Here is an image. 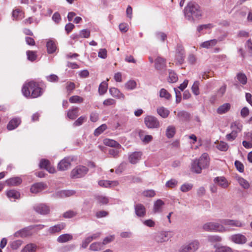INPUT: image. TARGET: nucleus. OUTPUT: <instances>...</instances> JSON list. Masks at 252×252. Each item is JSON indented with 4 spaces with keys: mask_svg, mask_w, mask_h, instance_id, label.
I'll use <instances>...</instances> for the list:
<instances>
[{
    "mask_svg": "<svg viewBox=\"0 0 252 252\" xmlns=\"http://www.w3.org/2000/svg\"><path fill=\"white\" fill-rule=\"evenodd\" d=\"M214 181L215 183L218 184L219 186L223 189L227 188L229 184L227 180L223 177H216L214 179Z\"/></svg>",
    "mask_w": 252,
    "mask_h": 252,
    "instance_id": "f3484780",
    "label": "nucleus"
},
{
    "mask_svg": "<svg viewBox=\"0 0 252 252\" xmlns=\"http://www.w3.org/2000/svg\"><path fill=\"white\" fill-rule=\"evenodd\" d=\"M96 199L99 203L102 204H106L108 202V199L105 196H97L96 197Z\"/></svg>",
    "mask_w": 252,
    "mask_h": 252,
    "instance_id": "13d9d810",
    "label": "nucleus"
},
{
    "mask_svg": "<svg viewBox=\"0 0 252 252\" xmlns=\"http://www.w3.org/2000/svg\"><path fill=\"white\" fill-rule=\"evenodd\" d=\"M199 81H196L194 82L191 87V90L193 93L196 95H197L199 94Z\"/></svg>",
    "mask_w": 252,
    "mask_h": 252,
    "instance_id": "603ef678",
    "label": "nucleus"
},
{
    "mask_svg": "<svg viewBox=\"0 0 252 252\" xmlns=\"http://www.w3.org/2000/svg\"><path fill=\"white\" fill-rule=\"evenodd\" d=\"M22 180L19 177H15L10 178L6 181V183L8 186H16L21 184Z\"/></svg>",
    "mask_w": 252,
    "mask_h": 252,
    "instance_id": "5701e85b",
    "label": "nucleus"
},
{
    "mask_svg": "<svg viewBox=\"0 0 252 252\" xmlns=\"http://www.w3.org/2000/svg\"><path fill=\"white\" fill-rule=\"evenodd\" d=\"M175 127L173 126H168L166 130V136L168 138H172L175 133Z\"/></svg>",
    "mask_w": 252,
    "mask_h": 252,
    "instance_id": "c9c22d12",
    "label": "nucleus"
},
{
    "mask_svg": "<svg viewBox=\"0 0 252 252\" xmlns=\"http://www.w3.org/2000/svg\"><path fill=\"white\" fill-rule=\"evenodd\" d=\"M157 112L163 118L167 117L169 114V111L163 107L158 108Z\"/></svg>",
    "mask_w": 252,
    "mask_h": 252,
    "instance_id": "473e14b6",
    "label": "nucleus"
},
{
    "mask_svg": "<svg viewBox=\"0 0 252 252\" xmlns=\"http://www.w3.org/2000/svg\"><path fill=\"white\" fill-rule=\"evenodd\" d=\"M46 185L43 183H37L33 185L31 188V191L33 193H37L46 188Z\"/></svg>",
    "mask_w": 252,
    "mask_h": 252,
    "instance_id": "2eb2a0df",
    "label": "nucleus"
},
{
    "mask_svg": "<svg viewBox=\"0 0 252 252\" xmlns=\"http://www.w3.org/2000/svg\"><path fill=\"white\" fill-rule=\"evenodd\" d=\"M235 166L236 168V169L240 172H243L244 171V167L243 164L239 161L236 160L235 162Z\"/></svg>",
    "mask_w": 252,
    "mask_h": 252,
    "instance_id": "e2e57ef3",
    "label": "nucleus"
},
{
    "mask_svg": "<svg viewBox=\"0 0 252 252\" xmlns=\"http://www.w3.org/2000/svg\"><path fill=\"white\" fill-rule=\"evenodd\" d=\"M203 229L205 231L224 232L226 231L225 227L219 222L211 221L206 222L203 225Z\"/></svg>",
    "mask_w": 252,
    "mask_h": 252,
    "instance_id": "7ed1b4c3",
    "label": "nucleus"
},
{
    "mask_svg": "<svg viewBox=\"0 0 252 252\" xmlns=\"http://www.w3.org/2000/svg\"><path fill=\"white\" fill-rule=\"evenodd\" d=\"M98 185L105 188H110L117 186L119 182L117 181L101 180L99 181Z\"/></svg>",
    "mask_w": 252,
    "mask_h": 252,
    "instance_id": "a211bd4d",
    "label": "nucleus"
},
{
    "mask_svg": "<svg viewBox=\"0 0 252 252\" xmlns=\"http://www.w3.org/2000/svg\"><path fill=\"white\" fill-rule=\"evenodd\" d=\"M199 247V242L194 240L183 245L179 250L178 252H195Z\"/></svg>",
    "mask_w": 252,
    "mask_h": 252,
    "instance_id": "423d86ee",
    "label": "nucleus"
},
{
    "mask_svg": "<svg viewBox=\"0 0 252 252\" xmlns=\"http://www.w3.org/2000/svg\"><path fill=\"white\" fill-rule=\"evenodd\" d=\"M142 154L140 152H135L128 156V161L131 164H136L141 158Z\"/></svg>",
    "mask_w": 252,
    "mask_h": 252,
    "instance_id": "ddd939ff",
    "label": "nucleus"
},
{
    "mask_svg": "<svg viewBox=\"0 0 252 252\" xmlns=\"http://www.w3.org/2000/svg\"><path fill=\"white\" fill-rule=\"evenodd\" d=\"M191 171L196 173H200L202 168L200 167L197 159L193 160L191 163Z\"/></svg>",
    "mask_w": 252,
    "mask_h": 252,
    "instance_id": "c756f323",
    "label": "nucleus"
},
{
    "mask_svg": "<svg viewBox=\"0 0 252 252\" xmlns=\"http://www.w3.org/2000/svg\"><path fill=\"white\" fill-rule=\"evenodd\" d=\"M22 91L23 95L26 97L31 96L32 98H36L42 94L41 88L34 81L25 84Z\"/></svg>",
    "mask_w": 252,
    "mask_h": 252,
    "instance_id": "f03ea898",
    "label": "nucleus"
},
{
    "mask_svg": "<svg viewBox=\"0 0 252 252\" xmlns=\"http://www.w3.org/2000/svg\"><path fill=\"white\" fill-rule=\"evenodd\" d=\"M86 119L87 118L85 116H81L74 122L73 126H81L86 120Z\"/></svg>",
    "mask_w": 252,
    "mask_h": 252,
    "instance_id": "6e6d98bb",
    "label": "nucleus"
},
{
    "mask_svg": "<svg viewBox=\"0 0 252 252\" xmlns=\"http://www.w3.org/2000/svg\"><path fill=\"white\" fill-rule=\"evenodd\" d=\"M12 17L14 19H18V18H23L24 17V13L19 9H16L13 11Z\"/></svg>",
    "mask_w": 252,
    "mask_h": 252,
    "instance_id": "4c0bfd02",
    "label": "nucleus"
},
{
    "mask_svg": "<svg viewBox=\"0 0 252 252\" xmlns=\"http://www.w3.org/2000/svg\"><path fill=\"white\" fill-rule=\"evenodd\" d=\"M237 136V135L236 134V131H232L230 133L227 134L226 135V139L228 141H232L234 140Z\"/></svg>",
    "mask_w": 252,
    "mask_h": 252,
    "instance_id": "052dcab7",
    "label": "nucleus"
},
{
    "mask_svg": "<svg viewBox=\"0 0 252 252\" xmlns=\"http://www.w3.org/2000/svg\"><path fill=\"white\" fill-rule=\"evenodd\" d=\"M230 108V104L226 103L220 106L217 110L219 114H222L228 112Z\"/></svg>",
    "mask_w": 252,
    "mask_h": 252,
    "instance_id": "bb28decb",
    "label": "nucleus"
},
{
    "mask_svg": "<svg viewBox=\"0 0 252 252\" xmlns=\"http://www.w3.org/2000/svg\"><path fill=\"white\" fill-rule=\"evenodd\" d=\"M88 170V168L86 166H77L71 171L70 177L72 179L82 178L87 174Z\"/></svg>",
    "mask_w": 252,
    "mask_h": 252,
    "instance_id": "39448f33",
    "label": "nucleus"
},
{
    "mask_svg": "<svg viewBox=\"0 0 252 252\" xmlns=\"http://www.w3.org/2000/svg\"><path fill=\"white\" fill-rule=\"evenodd\" d=\"M144 124L149 129H157L160 126V123L155 116L147 115L144 118Z\"/></svg>",
    "mask_w": 252,
    "mask_h": 252,
    "instance_id": "20e7f679",
    "label": "nucleus"
},
{
    "mask_svg": "<svg viewBox=\"0 0 252 252\" xmlns=\"http://www.w3.org/2000/svg\"><path fill=\"white\" fill-rule=\"evenodd\" d=\"M178 117L182 121H187L189 119V114L186 111H180L177 114Z\"/></svg>",
    "mask_w": 252,
    "mask_h": 252,
    "instance_id": "e433bc0d",
    "label": "nucleus"
},
{
    "mask_svg": "<svg viewBox=\"0 0 252 252\" xmlns=\"http://www.w3.org/2000/svg\"><path fill=\"white\" fill-rule=\"evenodd\" d=\"M73 239L72 235L69 234H64L60 235L57 239L58 242L60 243H65Z\"/></svg>",
    "mask_w": 252,
    "mask_h": 252,
    "instance_id": "cd10ccee",
    "label": "nucleus"
},
{
    "mask_svg": "<svg viewBox=\"0 0 252 252\" xmlns=\"http://www.w3.org/2000/svg\"><path fill=\"white\" fill-rule=\"evenodd\" d=\"M186 18L189 21L194 22L195 19H200L203 15L200 6L196 3L190 2L184 9Z\"/></svg>",
    "mask_w": 252,
    "mask_h": 252,
    "instance_id": "f257e3e1",
    "label": "nucleus"
},
{
    "mask_svg": "<svg viewBox=\"0 0 252 252\" xmlns=\"http://www.w3.org/2000/svg\"><path fill=\"white\" fill-rule=\"evenodd\" d=\"M142 194L146 197H152L156 194L155 192L153 190H147L143 192Z\"/></svg>",
    "mask_w": 252,
    "mask_h": 252,
    "instance_id": "774afa93",
    "label": "nucleus"
},
{
    "mask_svg": "<svg viewBox=\"0 0 252 252\" xmlns=\"http://www.w3.org/2000/svg\"><path fill=\"white\" fill-rule=\"evenodd\" d=\"M192 184L187 183L182 185L180 189L182 191L185 192L190 190L192 188Z\"/></svg>",
    "mask_w": 252,
    "mask_h": 252,
    "instance_id": "4d7b16f0",
    "label": "nucleus"
},
{
    "mask_svg": "<svg viewBox=\"0 0 252 252\" xmlns=\"http://www.w3.org/2000/svg\"><path fill=\"white\" fill-rule=\"evenodd\" d=\"M108 85L105 82H102L99 86L98 92L100 94L102 95L104 94L107 89Z\"/></svg>",
    "mask_w": 252,
    "mask_h": 252,
    "instance_id": "37998d69",
    "label": "nucleus"
},
{
    "mask_svg": "<svg viewBox=\"0 0 252 252\" xmlns=\"http://www.w3.org/2000/svg\"><path fill=\"white\" fill-rule=\"evenodd\" d=\"M35 211L41 215H46L49 213V208L45 204H40L34 207Z\"/></svg>",
    "mask_w": 252,
    "mask_h": 252,
    "instance_id": "dca6fc26",
    "label": "nucleus"
},
{
    "mask_svg": "<svg viewBox=\"0 0 252 252\" xmlns=\"http://www.w3.org/2000/svg\"><path fill=\"white\" fill-rule=\"evenodd\" d=\"M155 68L158 70H162L166 69V60L158 57L155 60Z\"/></svg>",
    "mask_w": 252,
    "mask_h": 252,
    "instance_id": "4468645a",
    "label": "nucleus"
},
{
    "mask_svg": "<svg viewBox=\"0 0 252 252\" xmlns=\"http://www.w3.org/2000/svg\"><path fill=\"white\" fill-rule=\"evenodd\" d=\"M77 214V213L73 210H69L65 212L63 214V217L66 219H70L75 217Z\"/></svg>",
    "mask_w": 252,
    "mask_h": 252,
    "instance_id": "49530a36",
    "label": "nucleus"
},
{
    "mask_svg": "<svg viewBox=\"0 0 252 252\" xmlns=\"http://www.w3.org/2000/svg\"><path fill=\"white\" fill-rule=\"evenodd\" d=\"M164 203L161 199L156 201L154 204L153 211L155 213H159L162 211V207Z\"/></svg>",
    "mask_w": 252,
    "mask_h": 252,
    "instance_id": "b1692460",
    "label": "nucleus"
},
{
    "mask_svg": "<svg viewBox=\"0 0 252 252\" xmlns=\"http://www.w3.org/2000/svg\"><path fill=\"white\" fill-rule=\"evenodd\" d=\"M178 76L175 72L171 70H169L168 81L170 83H174L178 81Z\"/></svg>",
    "mask_w": 252,
    "mask_h": 252,
    "instance_id": "72a5a7b5",
    "label": "nucleus"
},
{
    "mask_svg": "<svg viewBox=\"0 0 252 252\" xmlns=\"http://www.w3.org/2000/svg\"><path fill=\"white\" fill-rule=\"evenodd\" d=\"M65 226V225L64 223H61L50 227L49 231L50 232L52 233L58 232L63 229Z\"/></svg>",
    "mask_w": 252,
    "mask_h": 252,
    "instance_id": "c85d7f7f",
    "label": "nucleus"
},
{
    "mask_svg": "<svg viewBox=\"0 0 252 252\" xmlns=\"http://www.w3.org/2000/svg\"><path fill=\"white\" fill-rule=\"evenodd\" d=\"M76 191L74 190H63L56 193V196L58 197H67L74 195Z\"/></svg>",
    "mask_w": 252,
    "mask_h": 252,
    "instance_id": "6ab92c4d",
    "label": "nucleus"
},
{
    "mask_svg": "<svg viewBox=\"0 0 252 252\" xmlns=\"http://www.w3.org/2000/svg\"><path fill=\"white\" fill-rule=\"evenodd\" d=\"M237 180L239 184L245 189H247L250 187L249 182L244 178L239 177Z\"/></svg>",
    "mask_w": 252,
    "mask_h": 252,
    "instance_id": "a18cd8bd",
    "label": "nucleus"
},
{
    "mask_svg": "<svg viewBox=\"0 0 252 252\" xmlns=\"http://www.w3.org/2000/svg\"><path fill=\"white\" fill-rule=\"evenodd\" d=\"M208 240L210 242H220L221 241L222 238L218 235H210L208 237Z\"/></svg>",
    "mask_w": 252,
    "mask_h": 252,
    "instance_id": "09e8293b",
    "label": "nucleus"
},
{
    "mask_svg": "<svg viewBox=\"0 0 252 252\" xmlns=\"http://www.w3.org/2000/svg\"><path fill=\"white\" fill-rule=\"evenodd\" d=\"M172 236L170 231H162L158 233L155 236V239L158 243H163L167 241Z\"/></svg>",
    "mask_w": 252,
    "mask_h": 252,
    "instance_id": "6e6552de",
    "label": "nucleus"
},
{
    "mask_svg": "<svg viewBox=\"0 0 252 252\" xmlns=\"http://www.w3.org/2000/svg\"><path fill=\"white\" fill-rule=\"evenodd\" d=\"M136 87V83L134 80H129L125 84V88L128 90H133Z\"/></svg>",
    "mask_w": 252,
    "mask_h": 252,
    "instance_id": "ea45409f",
    "label": "nucleus"
},
{
    "mask_svg": "<svg viewBox=\"0 0 252 252\" xmlns=\"http://www.w3.org/2000/svg\"><path fill=\"white\" fill-rule=\"evenodd\" d=\"M104 144L108 146L115 147L116 148H121V145L117 141L110 139H105L104 140Z\"/></svg>",
    "mask_w": 252,
    "mask_h": 252,
    "instance_id": "a878e982",
    "label": "nucleus"
},
{
    "mask_svg": "<svg viewBox=\"0 0 252 252\" xmlns=\"http://www.w3.org/2000/svg\"><path fill=\"white\" fill-rule=\"evenodd\" d=\"M159 96L166 99H169L171 97L170 94L164 89H161L159 92Z\"/></svg>",
    "mask_w": 252,
    "mask_h": 252,
    "instance_id": "864d4df0",
    "label": "nucleus"
},
{
    "mask_svg": "<svg viewBox=\"0 0 252 252\" xmlns=\"http://www.w3.org/2000/svg\"><path fill=\"white\" fill-rule=\"evenodd\" d=\"M37 246L34 244H29L27 245L21 251V252H35Z\"/></svg>",
    "mask_w": 252,
    "mask_h": 252,
    "instance_id": "2f4dec72",
    "label": "nucleus"
},
{
    "mask_svg": "<svg viewBox=\"0 0 252 252\" xmlns=\"http://www.w3.org/2000/svg\"><path fill=\"white\" fill-rule=\"evenodd\" d=\"M69 102L72 103H80L83 102V98L78 95H74L70 97Z\"/></svg>",
    "mask_w": 252,
    "mask_h": 252,
    "instance_id": "3c124183",
    "label": "nucleus"
},
{
    "mask_svg": "<svg viewBox=\"0 0 252 252\" xmlns=\"http://www.w3.org/2000/svg\"><path fill=\"white\" fill-rule=\"evenodd\" d=\"M120 148H116V149H110L108 151L109 154L114 158H117L120 153L119 149Z\"/></svg>",
    "mask_w": 252,
    "mask_h": 252,
    "instance_id": "0e129e2a",
    "label": "nucleus"
},
{
    "mask_svg": "<svg viewBox=\"0 0 252 252\" xmlns=\"http://www.w3.org/2000/svg\"><path fill=\"white\" fill-rule=\"evenodd\" d=\"M197 161L202 169L208 167L209 164V158L208 154L203 153L200 158L197 159Z\"/></svg>",
    "mask_w": 252,
    "mask_h": 252,
    "instance_id": "9b49d317",
    "label": "nucleus"
},
{
    "mask_svg": "<svg viewBox=\"0 0 252 252\" xmlns=\"http://www.w3.org/2000/svg\"><path fill=\"white\" fill-rule=\"evenodd\" d=\"M26 53L28 59L29 61L33 62L36 60L37 56L35 52L32 51H27Z\"/></svg>",
    "mask_w": 252,
    "mask_h": 252,
    "instance_id": "5fc2aeb1",
    "label": "nucleus"
},
{
    "mask_svg": "<svg viewBox=\"0 0 252 252\" xmlns=\"http://www.w3.org/2000/svg\"><path fill=\"white\" fill-rule=\"evenodd\" d=\"M216 147L221 151H226L228 148V145L223 141H220L217 144Z\"/></svg>",
    "mask_w": 252,
    "mask_h": 252,
    "instance_id": "a19ab883",
    "label": "nucleus"
},
{
    "mask_svg": "<svg viewBox=\"0 0 252 252\" xmlns=\"http://www.w3.org/2000/svg\"><path fill=\"white\" fill-rule=\"evenodd\" d=\"M72 159L68 157L64 158L58 163L57 168L60 171L67 170L71 166V162Z\"/></svg>",
    "mask_w": 252,
    "mask_h": 252,
    "instance_id": "9d476101",
    "label": "nucleus"
},
{
    "mask_svg": "<svg viewBox=\"0 0 252 252\" xmlns=\"http://www.w3.org/2000/svg\"><path fill=\"white\" fill-rule=\"evenodd\" d=\"M213 26L211 24L201 25L197 28V31L200 32L204 29H210L213 28Z\"/></svg>",
    "mask_w": 252,
    "mask_h": 252,
    "instance_id": "bf43d9fd",
    "label": "nucleus"
},
{
    "mask_svg": "<svg viewBox=\"0 0 252 252\" xmlns=\"http://www.w3.org/2000/svg\"><path fill=\"white\" fill-rule=\"evenodd\" d=\"M237 78L238 81L243 85L246 84L247 82V76L243 73H238L237 75Z\"/></svg>",
    "mask_w": 252,
    "mask_h": 252,
    "instance_id": "79ce46f5",
    "label": "nucleus"
},
{
    "mask_svg": "<svg viewBox=\"0 0 252 252\" xmlns=\"http://www.w3.org/2000/svg\"><path fill=\"white\" fill-rule=\"evenodd\" d=\"M242 125L237 122H234L231 125V128L232 131H235L236 134L239 132H240L242 130Z\"/></svg>",
    "mask_w": 252,
    "mask_h": 252,
    "instance_id": "58836bf2",
    "label": "nucleus"
},
{
    "mask_svg": "<svg viewBox=\"0 0 252 252\" xmlns=\"http://www.w3.org/2000/svg\"><path fill=\"white\" fill-rule=\"evenodd\" d=\"M107 128V126L105 124H103L97 127L94 131V135L95 136H98L102 132H103Z\"/></svg>",
    "mask_w": 252,
    "mask_h": 252,
    "instance_id": "de8ad7c7",
    "label": "nucleus"
},
{
    "mask_svg": "<svg viewBox=\"0 0 252 252\" xmlns=\"http://www.w3.org/2000/svg\"><path fill=\"white\" fill-rule=\"evenodd\" d=\"M21 120L19 118H14L9 121L7 126L9 130H12L16 128L20 124Z\"/></svg>",
    "mask_w": 252,
    "mask_h": 252,
    "instance_id": "4be33fe9",
    "label": "nucleus"
},
{
    "mask_svg": "<svg viewBox=\"0 0 252 252\" xmlns=\"http://www.w3.org/2000/svg\"><path fill=\"white\" fill-rule=\"evenodd\" d=\"M218 40L216 39H211L210 40L204 41L201 43L200 45V47L206 48V49H210L215 46L218 43Z\"/></svg>",
    "mask_w": 252,
    "mask_h": 252,
    "instance_id": "aec40b11",
    "label": "nucleus"
},
{
    "mask_svg": "<svg viewBox=\"0 0 252 252\" xmlns=\"http://www.w3.org/2000/svg\"><path fill=\"white\" fill-rule=\"evenodd\" d=\"M220 222L222 225L229 226H234L237 227H243L245 226V223L238 220L222 219L220 220Z\"/></svg>",
    "mask_w": 252,
    "mask_h": 252,
    "instance_id": "0eeeda50",
    "label": "nucleus"
},
{
    "mask_svg": "<svg viewBox=\"0 0 252 252\" xmlns=\"http://www.w3.org/2000/svg\"><path fill=\"white\" fill-rule=\"evenodd\" d=\"M102 244L101 243L95 242L92 244L90 246V249L93 251H98L101 249Z\"/></svg>",
    "mask_w": 252,
    "mask_h": 252,
    "instance_id": "c03bdc74",
    "label": "nucleus"
},
{
    "mask_svg": "<svg viewBox=\"0 0 252 252\" xmlns=\"http://www.w3.org/2000/svg\"><path fill=\"white\" fill-rule=\"evenodd\" d=\"M50 164V161L45 159H42L41 160L39 164V166L41 168H46Z\"/></svg>",
    "mask_w": 252,
    "mask_h": 252,
    "instance_id": "680f3d73",
    "label": "nucleus"
},
{
    "mask_svg": "<svg viewBox=\"0 0 252 252\" xmlns=\"http://www.w3.org/2000/svg\"><path fill=\"white\" fill-rule=\"evenodd\" d=\"M90 35V32L88 30H83L80 31L79 36L83 38H88Z\"/></svg>",
    "mask_w": 252,
    "mask_h": 252,
    "instance_id": "69168bd1",
    "label": "nucleus"
},
{
    "mask_svg": "<svg viewBox=\"0 0 252 252\" xmlns=\"http://www.w3.org/2000/svg\"><path fill=\"white\" fill-rule=\"evenodd\" d=\"M134 210L135 214L138 217H144L146 215V208L141 203H137L134 205Z\"/></svg>",
    "mask_w": 252,
    "mask_h": 252,
    "instance_id": "f8f14e48",
    "label": "nucleus"
},
{
    "mask_svg": "<svg viewBox=\"0 0 252 252\" xmlns=\"http://www.w3.org/2000/svg\"><path fill=\"white\" fill-rule=\"evenodd\" d=\"M6 195L10 199H16L20 197L19 192L14 189H11L7 191Z\"/></svg>",
    "mask_w": 252,
    "mask_h": 252,
    "instance_id": "7c9ffc66",
    "label": "nucleus"
},
{
    "mask_svg": "<svg viewBox=\"0 0 252 252\" xmlns=\"http://www.w3.org/2000/svg\"><path fill=\"white\" fill-rule=\"evenodd\" d=\"M229 239L232 242L239 245H243L247 242L246 237L241 233L235 234L231 235Z\"/></svg>",
    "mask_w": 252,
    "mask_h": 252,
    "instance_id": "1a4fd4ad",
    "label": "nucleus"
},
{
    "mask_svg": "<svg viewBox=\"0 0 252 252\" xmlns=\"http://www.w3.org/2000/svg\"><path fill=\"white\" fill-rule=\"evenodd\" d=\"M215 252H232V250L227 246H219L216 248Z\"/></svg>",
    "mask_w": 252,
    "mask_h": 252,
    "instance_id": "8fccbe9b",
    "label": "nucleus"
},
{
    "mask_svg": "<svg viewBox=\"0 0 252 252\" xmlns=\"http://www.w3.org/2000/svg\"><path fill=\"white\" fill-rule=\"evenodd\" d=\"M109 93L111 95L118 99H125V95L118 89L116 88H111L109 89Z\"/></svg>",
    "mask_w": 252,
    "mask_h": 252,
    "instance_id": "412c9836",
    "label": "nucleus"
},
{
    "mask_svg": "<svg viewBox=\"0 0 252 252\" xmlns=\"http://www.w3.org/2000/svg\"><path fill=\"white\" fill-rule=\"evenodd\" d=\"M78 112L79 108L78 107H74L68 111L67 116L69 119L74 120L78 117Z\"/></svg>",
    "mask_w": 252,
    "mask_h": 252,
    "instance_id": "393cba45",
    "label": "nucleus"
},
{
    "mask_svg": "<svg viewBox=\"0 0 252 252\" xmlns=\"http://www.w3.org/2000/svg\"><path fill=\"white\" fill-rule=\"evenodd\" d=\"M47 52L49 54L54 53L56 50V46L54 42L52 40L49 41L46 44Z\"/></svg>",
    "mask_w": 252,
    "mask_h": 252,
    "instance_id": "f704fd0d",
    "label": "nucleus"
},
{
    "mask_svg": "<svg viewBox=\"0 0 252 252\" xmlns=\"http://www.w3.org/2000/svg\"><path fill=\"white\" fill-rule=\"evenodd\" d=\"M98 57L101 59H106L107 56V50L106 49H100L98 53Z\"/></svg>",
    "mask_w": 252,
    "mask_h": 252,
    "instance_id": "338daca9",
    "label": "nucleus"
}]
</instances>
